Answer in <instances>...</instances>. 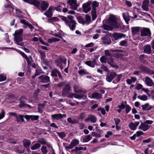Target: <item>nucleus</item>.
<instances>
[{"instance_id":"obj_34","label":"nucleus","mask_w":154,"mask_h":154,"mask_svg":"<svg viewBox=\"0 0 154 154\" xmlns=\"http://www.w3.org/2000/svg\"><path fill=\"white\" fill-rule=\"evenodd\" d=\"M92 9V10L96 11V8L98 7L99 5V3L97 1H94L91 3Z\"/></svg>"},{"instance_id":"obj_26","label":"nucleus","mask_w":154,"mask_h":154,"mask_svg":"<svg viewBox=\"0 0 154 154\" xmlns=\"http://www.w3.org/2000/svg\"><path fill=\"white\" fill-rule=\"evenodd\" d=\"M143 49L144 53L147 54H150L152 51L150 45H149L144 46Z\"/></svg>"},{"instance_id":"obj_51","label":"nucleus","mask_w":154,"mask_h":154,"mask_svg":"<svg viewBox=\"0 0 154 154\" xmlns=\"http://www.w3.org/2000/svg\"><path fill=\"white\" fill-rule=\"evenodd\" d=\"M78 19V20L79 22V23H81L83 25L85 24L86 23L85 21L81 17H79Z\"/></svg>"},{"instance_id":"obj_38","label":"nucleus","mask_w":154,"mask_h":154,"mask_svg":"<svg viewBox=\"0 0 154 154\" xmlns=\"http://www.w3.org/2000/svg\"><path fill=\"white\" fill-rule=\"evenodd\" d=\"M122 16L125 20V22L127 24H128V22L130 21V19L128 15L125 13L122 14Z\"/></svg>"},{"instance_id":"obj_45","label":"nucleus","mask_w":154,"mask_h":154,"mask_svg":"<svg viewBox=\"0 0 154 154\" xmlns=\"http://www.w3.org/2000/svg\"><path fill=\"white\" fill-rule=\"evenodd\" d=\"M41 150L42 154H46L48 152L47 149V147L45 146H42Z\"/></svg>"},{"instance_id":"obj_8","label":"nucleus","mask_w":154,"mask_h":154,"mask_svg":"<svg viewBox=\"0 0 154 154\" xmlns=\"http://www.w3.org/2000/svg\"><path fill=\"white\" fill-rule=\"evenodd\" d=\"M71 90V87L69 84L66 85L63 89L62 92V95L65 96L70 92Z\"/></svg>"},{"instance_id":"obj_63","label":"nucleus","mask_w":154,"mask_h":154,"mask_svg":"<svg viewBox=\"0 0 154 154\" xmlns=\"http://www.w3.org/2000/svg\"><path fill=\"white\" fill-rule=\"evenodd\" d=\"M131 108L128 105H126L125 108V112L126 113H128L131 110Z\"/></svg>"},{"instance_id":"obj_46","label":"nucleus","mask_w":154,"mask_h":154,"mask_svg":"<svg viewBox=\"0 0 154 154\" xmlns=\"http://www.w3.org/2000/svg\"><path fill=\"white\" fill-rule=\"evenodd\" d=\"M25 59L27 61L28 65H30L32 61V59L31 56H29V58L27 57Z\"/></svg>"},{"instance_id":"obj_56","label":"nucleus","mask_w":154,"mask_h":154,"mask_svg":"<svg viewBox=\"0 0 154 154\" xmlns=\"http://www.w3.org/2000/svg\"><path fill=\"white\" fill-rule=\"evenodd\" d=\"M104 29L107 30H112V29L111 27L107 25H104L103 26Z\"/></svg>"},{"instance_id":"obj_54","label":"nucleus","mask_w":154,"mask_h":154,"mask_svg":"<svg viewBox=\"0 0 154 154\" xmlns=\"http://www.w3.org/2000/svg\"><path fill=\"white\" fill-rule=\"evenodd\" d=\"M101 62L106 63L107 58L105 56H102L100 59Z\"/></svg>"},{"instance_id":"obj_2","label":"nucleus","mask_w":154,"mask_h":154,"mask_svg":"<svg viewBox=\"0 0 154 154\" xmlns=\"http://www.w3.org/2000/svg\"><path fill=\"white\" fill-rule=\"evenodd\" d=\"M108 22L113 28L117 29L122 27L121 24L117 22L116 17L113 15L110 16Z\"/></svg>"},{"instance_id":"obj_10","label":"nucleus","mask_w":154,"mask_h":154,"mask_svg":"<svg viewBox=\"0 0 154 154\" xmlns=\"http://www.w3.org/2000/svg\"><path fill=\"white\" fill-rule=\"evenodd\" d=\"M125 36V35L120 33L115 32L112 35V37L115 40H117Z\"/></svg>"},{"instance_id":"obj_30","label":"nucleus","mask_w":154,"mask_h":154,"mask_svg":"<svg viewBox=\"0 0 154 154\" xmlns=\"http://www.w3.org/2000/svg\"><path fill=\"white\" fill-rule=\"evenodd\" d=\"M67 121L71 125L79 123L78 120L75 119H72L70 117H69L67 119Z\"/></svg>"},{"instance_id":"obj_62","label":"nucleus","mask_w":154,"mask_h":154,"mask_svg":"<svg viewBox=\"0 0 154 154\" xmlns=\"http://www.w3.org/2000/svg\"><path fill=\"white\" fill-rule=\"evenodd\" d=\"M146 73L149 75H153L154 74V70H151L150 69L148 68Z\"/></svg>"},{"instance_id":"obj_12","label":"nucleus","mask_w":154,"mask_h":154,"mask_svg":"<svg viewBox=\"0 0 154 154\" xmlns=\"http://www.w3.org/2000/svg\"><path fill=\"white\" fill-rule=\"evenodd\" d=\"M67 2L71 6L72 9L74 10L77 9L78 6L77 4L76 0H69Z\"/></svg>"},{"instance_id":"obj_61","label":"nucleus","mask_w":154,"mask_h":154,"mask_svg":"<svg viewBox=\"0 0 154 154\" xmlns=\"http://www.w3.org/2000/svg\"><path fill=\"white\" fill-rule=\"evenodd\" d=\"M39 118L38 116L31 115V119L32 120H36L38 119Z\"/></svg>"},{"instance_id":"obj_19","label":"nucleus","mask_w":154,"mask_h":154,"mask_svg":"<svg viewBox=\"0 0 154 154\" xmlns=\"http://www.w3.org/2000/svg\"><path fill=\"white\" fill-rule=\"evenodd\" d=\"M144 79L146 84L148 86H152L154 85V83L152 80L148 76L145 77Z\"/></svg>"},{"instance_id":"obj_58","label":"nucleus","mask_w":154,"mask_h":154,"mask_svg":"<svg viewBox=\"0 0 154 154\" xmlns=\"http://www.w3.org/2000/svg\"><path fill=\"white\" fill-rule=\"evenodd\" d=\"M6 76L4 74H1L0 75V81H3L6 80Z\"/></svg>"},{"instance_id":"obj_20","label":"nucleus","mask_w":154,"mask_h":154,"mask_svg":"<svg viewBox=\"0 0 154 154\" xmlns=\"http://www.w3.org/2000/svg\"><path fill=\"white\" fill-rule=\"evenodd\" d=\"M84 97L83 94H79L75 93L69 94L68 96V97L70 98H72L74 97L76 99H80Z\"/></svg>"},{"instance_id":"obj_57","label":"nucleus","mask_w":154,"mask_h":154,"mask_svg":"<svg viewBox=\"0 0 154 154\" xmlns=\"http://www.w3.org/2000/svg\"><path fill=\"white\" fill-rule=\"evenodd\" d=\"M37 75H39L40 74L43 73V72L41 69L38 68H37L36 69L35 72Z\"/></svg>"},{"instance_id":"obj_7","label":"nucleus","mask_w":154,"mask_h":154,"mask_svg":"<svg viewBox=\"0 0 154 154\" xmlns=\"http://www.w3.org/2000/svg\"><path fill=\"white\" fill-rule=\"evenodd\" d=\"M116 75L117 74L115 72H111L108 73L106 77V80L110 82Z\"/></svg>"},{"instance_id":"obj_4","label":"nucleus","mask_w":154,"mask_h":154,"mask_svg":"<svg viewBox=\"0 0 154 154\" xmlns=\"http://www.w3.org/2000/svg\"><path fill=\"white\" fill-rule=\"evenodd\" d=\"M140 35L141 37H150L151 33L150 30L148 28H143L140 29Z\"/></svg>"},{"instance_id":"obj_44","label":"nucleus","mask_w":154,"mask_h":154,"mask_svg":"<svg viewBox=\"0 0 154 154\" xmlns=\"http://www.w3.org/2000/svg\"><path fill=\"white\" fill-rule=\"evenodd\" d=\"M26 106L30 107V106L29 105L25 104L23 101H20V103L19 105V107H23Z\"/></svg>"},{"instance_id":"obj_23","label":"nucleus","mask_w":154,"mask_h":154,"mask_svg":"<svg viewBox=\"0 0 154 154\" xmlns=\"http://www.w3.org/2000/svg\"><path fill=\"white\" fill-rule=\"evenodd\" d=\"M85 64L91 67H94L95 65H97V64L96 63V60L94 59L92 61H87L85 62Z\"/></svg>"},{"instance_id":"obj_35","label":"nucleus","mask_w":154,"mask_h":154,"mask_svg":"<svg viewBox=\"0 0 154 154\" xmlns=\"http://www.w3.org/2000/svg\"><path fill=\"white\" fill-rule=\"evenodd\" d=\"M142 109L143 110H150L152 108V106L148 104H146L144 105H142Z\"/></svg>"},{"instance_id":"obj_60","label":"nucleus","mask_w":154,"mask_h":154,"mask_svg":"<svg viewBox=\"0 0 154 154\" xmlns=\"http://www.w3.org/2000/svg\"><path fill=\"white\" fill-rule=\"evenodd\" d=\"M53 35L58 37L59 38H61L62 37V35L61 33L60 32H58L57 33H55L53 34Z\"/></svg>"},{"instance_id":"obj_49","label":"nucleus","mask_w":154,"mask_h":154,"mask_svg":"<svg viewBox=\"0 0 154 154\" xmlns=\"http://www.w3.org/2000/svg\"><path fill=\"white\" fill-rule=\"evenodd\" d=\"M138 97L139 99L143 100H147V96L145 95H139L138 96Z\"/></svg>"},{"instance_id":"obj_53","label":"nucleus","mask_w":154,"mask_h":154,"mask_svg":"<svg viewBox=\"0 0 154 154\" xmlns=\"http://www.w3.org/2000/svg\"><path fill=\"white\" fill-rule=\"evenodd\" d=\"M85 18L86 21V23H89L91 22V17L88 15H86L85 16Z\"/></svg>"},{"instance_id":"obj_3","label":"nucleus","mask_w":154,"mask_h":154,"mask_svg":"<svg viewBox=\"0 0 154 154\" xmlns=\"http://www.w3.org/2000/svg\"><path fill=\"white\" fill-rule=\"evenodd\" d=\"M68 18L69 19V20L66 25L69 26L71 30L73 31L75 29L77 23L76 21L73 20V16L69 15L68 16Z\"/></svg>"},{"instance_id":"obj_64","label":"nucleus","mask_w":154,"mask_h":154,"mask_svg":"<svg viewBox=\"0 0 154 154\" xmlns=\"http://www.w3.org/2000/svg\"><path fill=\"white\" fill-rule=\"evenodd\" d=\"M85 113L84 112H82L80 114L79 116V118L81 120H83L85 117Z\"/></svg>"},{"instance_id":"obj_25","label":"nucleus","mask_w":154,"mask_h":154,"mask_svg":"<svg viewBox=\"0 0 154 154\" xmlns=\"http://www.w3.org/2000/svg\"><path fill=\"white\" fill-rule=\"evenodd\" d=\"M107 63L112 67L116 68H118V66L114 63V60L112 58L110 57L107 60Z\"/></svg>"},{"instance_id":"obj_22","label":"nucleus","mask_w":154,"mask_h":154,"mask_svg":"<svg viewBox=\"0 0 154 154\" xmlns=\"http://www.w3.org/2000/svg\"><path fill=\"white\" fill-rule=\"evenodd\" d=\"M103 133V131L100 129L98 130L97 133L95 132H92V134L93 136L96 138H99L101 137V135Z\"/></svg>"},{"instance_id":"obj_13","label":"nucleus","mask_w":154,"mask_h":154,"mask_svg":"<svg viewBox=\"0 0 154 154\" xmlns=\"http://www.w3.org/2000/svg\"><path fill=\"white\" fill-rule=\"evenodd\" d=\"M51 116L53 119L59 120L63 117H66V115L65 114H62L60 113L55 114L51 115Z\"/></svg>"},{"instance_id":"obj_16","label":"nucleus","mask_w":154,"mask_h":154,"mask_svg":"<svg viewBox=\"0 0 154 154\" xmlns=\"http://www.w3.org/2000/svg\"><path fill=\"white\" fill-rule=\"evenodd\" d=\"M101 40L103 43L104 45H109L112 42L110 38L108 36H106L102 37Z\"/></svg>"},{"instance_id":"obj_32","label":"nucleus","mask_w":154,"mask_h":154,"mask_svg":"<svg viewBox=\"0 0 154 154\" xmlns=\"http://www.w3.org/2000/svg\"><path fill=\"white\" fill-rule=\"evenodd\" d=\"M92 98H94L97 99H99L101 98L102 95L99 93L95 92L91 94Z\"/></svg>"},{"instance_id":"obj_28","label":"nucleus","mask_w":154,"mask_h":154,"mask_svg":"<svg viewBox=\"0 0 154 154\" xmlns=\"http://www.w3.org/2000/svg\"><path fill=\"white\" fill-rule=\"evenodd\" d=\"M149 1L148 0H145L143 2L142 8L145 11H147L149 10L148 5Z\"/></svg>"},{"instance_id":"obj_31","label":"nucleus","mask_w":154,"mask_h":154,"mask_svg":"<svg viewBox=\"0 0 154 154\" xmlns=\"http://www.w3.org/2000/svg\"><path fill=\"white\" fill-rule=\"evenodd\" d=\"M40 4L39 1L37 0H32L31 3V4L33 5L39 9H40Z\"/></svg>"},{"instance_id":"obj_15","label":"nucleus","mask_w":154,"mask_h":154,"mask_svg":"<svg viewBox=\"0 0 154 154\" xmlns=\"http://www.w3.org/2000/svg\"><path fill=\"white\" fill-rule=\"evenodd\" d=\"M20 22L24 24V28H26L27 27H28L30 29L31 31H32L33 29L34 28V27L32 26L31 24L29 23L25 20H20Z\"/></svg>"},{"instance_id":"obj_47","label":"nucleus","mask_w":154,"mask_h":154,"mask_svg":"<svg viewBox=\"0 0 154 154\" xmlns=\"http://www.w3.org/2000/svg\"><path fill=\"white\" fill-rule=\"evenodd\" d=\"M91 16L92 19L93 20H95L97 17L96 15V11L92 10L91 11Z\"/></svg>"},{"instance_id":"obj_42","label":"nucleus","mask_w":154,"mask_h":154,"mask_svg":"<svg viewBox=\"0 0 154 154\" xmlns=\"http://www.w3.org/2000/svg\"><path fill=\"white\" fill-rule=\"evenodd\" d=\"M40 55V58L43 61L45 60V57H46L45 54L43 51L39 50L38 51Z\"/></svg>"},{"instance_id":"obj_43","label":"nucleus","mask_w":154,"mask_h":154,"mask_svg":"<svg viewBox=\"0 0 154 154\" xmlns=\"http://www.w3.org/2000/svg\"><path fill=\"white\" fill-rule=\"evenodd\" d=\"M41 146L40 144L39 143L35 144L31 147V149L32 150H35L37 149L40 147Z\"/></svg>"},{"instance_id":"obj_14","label":"nucleus","mask_w":154,"mask_h":154,"mask_svg":"<svg viewBox=\"0 0 154 154\" xmlns=\"http://www.w3.org/2000/svg\"><path fill=\"white\" fill-rule=\"evenodd\" d=\"M150 127V126L145 122H142L139 126V129L145 131L148 130Z\"/></svg>"},{"instance_id":"obj_11","label":"nucleus","mask_w":154,"mask_h":154,"mask_svg":"<svg viewBox=\"0 0 154 154\" xmlns=\"http://www.w3.org/2000/svg\"><path fill=\"white\" fill-rule=\"evenodd\" d=\"M40 5V10L42 12L46 10L49 5L48 2L47 1H42Z\"/></svg>"},{"instance_id":"obj_9","label":"nucleus","mask_w":154,"mask_h":154,"mask_svg":"<svg viewBox=\"0 0 154 154\" xmlns=\"http://www.w3.org/2000/svg\"><path fill=\"white\" fill-rule=\"evenodd\" d=\"M79 143V141L77 139H76L72 140L69 146H64V147L66 149H72L76 145H78Z\"/></svg>"},{"instance_id":"obj_27","label":"nucleus","mask_w":154,"mask_h":154,"mask_svg":"<svg viewBox=\"0 0 154 154\" xmlns=\"http://www.w3.org/2000/svg\"><path fill=\"white\" fill-rule=\"evenodd\" d=\"M23 145L27 149H29L31 144V141L26 139H24L23 140Z\"/></svg>"},{"instance_id":"obj_48","label":"nucleus","mask_w":154,"mask_h":154,"mask_svg":"<svg viewBox=\"0 0 154 154\" xmlns=\"http://www.w3.org/2000/svg\"><path fill=\"white\" fill-rule=\"evenodd\" d=\"M57 134L60 138L62 139L65 137L66 136V134L64 132H57Z\"/></svg>"},{"instance_id":"obj_39","label":"nucleus","mask_w":154,"mask_h":154,"mask_svg":"<svg viewBox=\"0 0 154 154\" xmlns=\"http://www.w3.org/2000/svg\"><path fill=\"white\" fill-rule=\"evenodd\" d=\"M137 68L141 70L142 72H146L148 69V68H147L146 66L143 65L139 66Z\"/></svg>"},{"instance_id":"obj_41","label":"nucleus","mask_w":154,"mask_h":154,"mask_svg":"<svg viewBox=\"0 0 154 154\" xmlns=\"http://www.w3.org/2000/svg\"><path fill=\"white\" fill-rule=\"evenodd\" d=\"M91 138L90 135H86L83 138V141L84 142H87L89 141Z\"/></svg>"},{"instance_id":"obj_33","label":"nucleus","mask_w":154,"mask_h":154,"mask_svg":"<svg viewBox=\"0 0 154 154\" xmlns=\"http://www.w3.org/2000/svg\"><path fill=\"white\" fill-rule=\"evenodd\" d=\"M24 116L23 115H17L16 117V121L18 123L20 122H24Z\"/></svg>"},{"instance_id":"obj_37","label":"nucleus","mask_w":154,"mask_h":154,"mask_svg":"<svg viewBox=\"0 0 154 154\" xmlns=\"http://www.w3.org/2000/svg\"><path fill=\"white\" fill-rule=\"evenodd\" d=\"M55 63L57 66L59 67L61 70L63 69V67L62 66V64L59 59H58L55 61Z\"/></svg>"},{"instance_id":"obj_40","label":"nucleus","mask_w":154,"mask_h":154,"mask_svg":"<svg viewBox=\"0 0 154 154\" xmlns=\"http://www.w3.org/2000/svg\"><path fill=\"white\" fill-rule=\"evenodd\" d=\"M59 71L56 69H53L51 71V75L53 77H57Z\"/></svg>"},{"instance_id":"obj_55","label":"nucleus","mask_w":154,"mask_h":154,"mask_svg":"<svg viewBox=\"0 0 154 154\" xmlns=\"http://www.w3.org/2000/svg\"><path fill=\"white\" fill-rule=\"evenodd\" d=\"M61 19L65 22L66 25L67 24V23H68V22L69 20V19L68 17L67 18L66 17L64 16L61 17Z\"/></svg>"},{"instance_id":"obj_59","label":"nucleus","mask_w":154,"mask_h":154,"mask_svg":"<svg viewBox=\"0 0 154 154\" xmlns=\"http://www.w3.org/2000/svg\"><path fill=\"white\" fill-rule=\"evenodd\" d=\"M79 74L81 75L88 74V72L84 70H81L79 71Z\"/></svg>"},{"instance_id":"obj_18","label":"nucleus","mask_w":154,"mask_h":154,"mask_svg":"<svg viewBox=\"0 0 154 154\" xmlns=\"http://www.w3.org/2000/svg\"><path fill=\"white\" fill-rule=\"evenodd\" d=\"M74 89L75 92L79 93L80 94H83L84 96V97H85V94L86 92L85 90H82L79 89V86L77 85H75L74 86Z\"/></svg>"},{"instance_id":"obj_6","label":"nucleus","mask_w":154,"mask_h":154,"mask_svg":"<svg viewBox=\"0 0 154 154\" xmlns=\"http://www.w3.org/2000/svg\"><path fill=\"white\" fill-rule=\"evenodd\" d=\"M38 81L41 82L47 83L50 82V77L45 75H42L38 78Z\"/></svg>"},{"instance_id":"obj_17","label":"nucleus","mask_w":154,"mask_h":154,"mask_svg":"<svg viewBox=\"0 0 154 154\" xmlns=\"http://www.w3.org/2000/svg\"><path fill=\"white\" fill-rule=\"evenodd\" d=\"M54 8V7L53 6H50L48 10L44 13V14L46 15L48 17H51L52 16L53 14L52 11Z\"/></svg>"},{"instance_id":"obj_1","label":"nucleus","mask_w":154,"mask_h":154,"mask_svg":"<svg viewBox=\"0 0 154 154\" xmlns=\"http://www.w3.org/2000/svg\"><path fill=\"white\" fill-rule=\"evenodd\" d=\"M23 29H20L16 30L13 34L14 36V41L18 45L22 46L24 45L23 41Z\"/></svg>"},{"instance_id":"obj_52","label":"nucleus","mask_w":154,"mask_h":154,"mask_svg":"<svg viewBox=\"0 0 154 154\" xmlns=\"http://www.w3.org/2000/svg\"><path fill=\"white\" fill-rule=\"evenodd\" d=\"M145 58L144 55L143 54L140 55L139 57L140 61L141 62L143 63H145L146 61L145 60Z\"/></svg>"},{"instance_id":"obj_21","label":"nucleus","mask_w":154,"mask_h":154,"mask_svg":"<svg viewBox=\"0 0 154 154\" xmlns=\"http://www.w3.org/2000/svg\"><path fill=\"white\" fill-rule=\"evenodd\" d=\"M139 124V122H137L134 123L131 122L129 124V128L132 130H135L137 128V126Z\"/></svg>"},{"instance_id":"obj_36","label":"nucleus","mask_w":154,"mask_h":154,"mask_svg":"<svg viewBox=\"0 0 154 154\" xmlns=\"http://www.w3.org/2000/svg\"><path fill=\"white\" fill-rule=\"evenodd\" d=\"M87 149L86 147H76L74 149H72V151H74L75 152H77L78 151L81 150H86Z\"/></svg>"},{"instance_id":"obj_5","label":"nucleus","mask_w":154,"mask_h":154,"mask_svg":"<svg viewBox=\"0 0 154 154\" xmlns=\"http://www.w3.org/2000/svg\"><path fill=\"white\" fill-rule=\"evenodd\" d=\"M92 3L91 1H89L84 3L82 5L83 12L87 13L89 12L91 9L90 5Z\"/></svg>"},{"instance_id":"obj_50","label":"nucleus","mask_w":154,"mask_h":154,"mask_svg":"<svg viewBox=\"0 0 154 154\" xmlns=\"http://www.w3.org/2000/svg\"><path fill=\"white\" fill-rule=\"evenodd\" d=\"M38 141L41 144L43 145L47 143L46 140L44 138H40L39 139Z\"/></svg>"},{"instance_id":"obj_29","label":"nucleus","mask_w":154,"mask_h":154,"mask_svg":"<svg viewBox=\"0 0 154 154\" xmlns=\"http://www.w3.org/2000/svg\"><path fill=\"white\" fill-rule=\"evenodd\" d=\"M140 28L137 27H133L131 28V31L133 34V35H135L138 34H139L140 30Z\"/></svg>"},{"instance_id":"obj_24","label":"nucleus","mask_w":154,"mask_h":154,"mask_svg":"<svg viewBox=\"0 0 154 154\" xmlns=\"http://www.w3.org/2000/svg\"><path fill=\"white\" fill-rule=\"evenodd\" d=\"M97 120V118L94 115H90L88 116V118L85 120V121H89L92 123H95Z\"/></svg>"}]
</instances>
